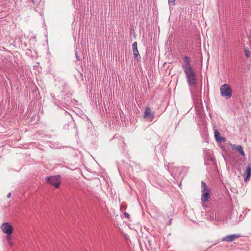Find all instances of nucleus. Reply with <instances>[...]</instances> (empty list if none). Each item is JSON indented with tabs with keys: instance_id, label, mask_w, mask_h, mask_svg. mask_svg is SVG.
Masks as SVG:
<instances>
[{
	"instance_id": "1",
	"label": "nucleus",
	"mask_w": 251,
	"mask_h": 251,
	"mask_svg": "<svg viewBox=\"0 0 251 251\" xmlns=\"http://www.w3.org/2000/svg\"><path fill=\"white\" fill-rule=\"evenodd\" d=\"M186 75L188 84L192 88H195L196 84V76L193 69L183 70Z\"/></svg>"
},
{
	"instance_id": "2",
	"label": "nucleus",
	"mask_w": 251,
	"mask_h": 251,
	"mask_svg": "<svg viewBox=\"0 0 251 251\" xmlns=\"http://www.w3.org/2000/svg\"><path fill=\"white\" fill-rule=\"evenodd\" d=\"M61 176L60 175L52 176L50 177H47L45 178L47 182L50 185L54 186L56 188H57L60 184V179Z\"/></svg>"
},
{
	"instance_id": "3",
	"label": "nucleus",
	"mask_w": 251,
	"mask_h": 251,
	"mask_svg": "<svg viewBox=\"0 0 251 251\" xmlns=\"http://www.w3.org/2000/svg\"><path fill=\"white\" fill-rule=\"evenodd\" d=\"M220 92L223 97H226L227 99L230 98L232 96V90L228 84L222 85L220 87Z\"/></svg>"
},
{
	"instance_id": "4",
	"label": "nucleus",
	"mask_w": 251,
	"mask_h": 251,
	"mask_svg": "<svg viewBox=\"0 0 251 251\" xmlns=\"http://www.w3.org/2000/svg\"><path fill=\"white\" fill-rule=\"evenodd\" d=\"M201 187L202 192L201 200L203 202H206L209 197V190L204 181L201 182Z\"/></svg>"
},
{
	"instance_id": "5",
	"label": "nucleus",
	"mask_w": 251,
	"mask_h": 251,
	"mask_svg": "<svg viewBox=\"0 0 251 251\" xmlns=\"http://www.w3.org/2000/svg\"><path fill=\"white\" fill-rule=\"evenodd\" d=\"M3 232L10 235L12 234L13 229L12 226L8 222L4 223L0 227Z\"/></svg>"
},
{
	"instance_id": "6",
	"label": "nucleus",
	"mask_w": 251,
	"mask_h": 251,
	"mask_svg": "<svg viewBox=\"0 0 251 251\" xmlns=\"http://www.w3.org/2000/svg\"><path fill=\"white\" fill-rule=\"evenodd\" d=\"M144 118L147 119L149 121H152L154 118V114L149 107L147 108L145 111Z\"/></svg>"
},
{
	"instance_id": "7",
	"label": "nucleus",
	"mask_w": 251,
	"mask_h": 251,
	"mask_svg": "<svg viewBox=\"0 0 251 251\" xmlns=\"http://www.w3.org/2000/svg\"><path fill=\"white\" fill-rule=\"evenodd\" d=\"M132 50H133L134 58L137 61L140 60L141 59V57L139 54V51L138 50L137 43L136 42H134L132 44Z\"/></svg>"
},
{
	"instance_id": "8",
	"label": "nucleus",
	"mask_w": 251,
	"mask_h": 251,
	"mask_svg": "<svg viewBox=\"0 0 251 251\" xmlns=\"http://www.w3.org/2000/svg\"><path fill=\"white\" fill-rule=\"evenodd\" d=\"M240 237V235L238 234H233L230 235L223 237L222 239V241H226V242H232L235 240L236 239H237Z\"/></svg>"
},
{
	"instance_id": "9",
	"label": "nucleus",
	"mask_w": 251,
	"mask_h": 251,
	"mask_svg": "<svg viewBox=\"0 0 251 251\" xmlns=\"http://www.w3.org/2000/svg\"><path fill=\"white\" fill-rule=\"evenodd\" d=\"M185 64H183L182 67L183 70L192 69V67L190 64L191 59L187 56L184 57Z\"/></svg>"
},
{
	"instance_id": "10",
	"label": "nucleus",
	"mask_w": 251,
	"mask_h": 251,
	"mask_svg": "<svg viewBox=\"0 0 251 251\" xmlns=\"http://www.w3.org/2000/svg\"><path fill=\"white\" fill-rule=\"evenodd\" d=\"M214 136L216 140L218 142H224L225 141V139L221 137L220 133L217 130L214 131Z\"/></svg>"
},
{
	"instance_id": "11",
	"label": "nucleus",
	"mask_w": 251,
	"mask_h": 251,
	"mask_svg": "<svg viewBox=\"0 0 251 251\" xmlns=\"http://www.w3.org/2000/svg\"><path fill=\"white\" fill-rule=\"evenodd\" d=\"M245 174L246 175V177L245 178V181L249 179V178L251 176V168L250 166H248L247 167L246 170L245 172Z\"/></svg>"
},
{
	"instance_id": "12",
	"label": "nucleus",
	"mask_w": 251,
	"mask_h": 251,
	"mask_svg": "<svg viewBox=\"0 0 251 251\" xmlns=\"http://www.w3.org/2000/svg\"><path fill=\"white\" fill-rule=\"evenodd\" d=\"M231 148L233 150H237L239 152L243 150V148L241 145H236L235 144L231 145Z\"/></svg>"
},
{
	"instance_id": "13",
	"label": "nucleus",
	"mask_w": 251,
	"mask_h": 251,
	"mask_svg": "<svg viewBox=\"0 0 251 251\" xmlns=\"http://www.w3.org/2000/svg\"><path fill=\"white\" fill-rule=\"evenodd\" d=\"M244 52H245V55L247 58H248L250 57V51L247 48H244Z\"/></svg>"
},
{
	"instance_id": "14",
	"label": "nucleus",
	"mask_w": 251,
	"mask_h": 251,
	"mask_svg": "<svg viewBox=\"0 0 251 251\" xmlns=\"http://www.w3.org/2000/svg\"><path fill=\"white\" fill-rule=\"evenodd\" d=\"M75 56H76L77 60L78 61H80L81 60V59L80 57L78 55L77 51L75 52Z\"/></svg>"
},
{
	"instance_id": "15",
	"label": "nucleus",
	"mask_w": 251,
	"mask_h": 251,
	"mask_svg": "<svg viewBox=\"0 0 251 251\" xmlns=\"http://www.w3.org/2000/svg\"><path fill=\"white\" fill-rule=\"evenodd\" d=\"M169 4H171L172 5H175V0H168Z\"/></svg>"
},
{
	"instance_id": "16",
	"label": "nucleus",
	"mask_w": 251,
	"mask_h": 251,
	"mask_svg": "<svg viewBox=\"0 0 251 251\" xmlns=\"http://www.w3.org/2000/svg\"><path fill=\"white\" fill-rule=\"evenodd\" d=\"M239 153L243 156H245V153H244V151L243 150H242V151H241L240 152H239Z\"/></svg>"
},
{
	"instance_id": "17",
	"label": "nucleus",
	"mask_w": 251,
	"mask_h": 251,
	"mask_svg": "<svg viewBox=\"0 0 251 251\" xmlns=\"http://www.w3.org/2000/svg\"><path fill=\"white\" fill-rule=\"evenodd\" d=\"M124 215H125L126 217H127V218H129V216H130L129 214H128V213H127V212H125V213H124Z\"/></svg>"
},
{
	"instance_id": "18",
	"label": "nucleus",
	"mask_w": 251,
	"mask_h": 251,
	"mask_svg": "<svg viewBox=\"0 0 251 251\" xmlns=\"http://www.w3.org/2000/svg\"><path fill=\"white\" fill-rule=\"evenodd\" d=\"M7 240H8V241H9L10 240H11V238H10V235H7Z\"/></svg>"
},
{
	"instance_id": "19",
	"label": "nucleus",
	"mask_w": 251,
	"mask_h": 251,
	"mask_svg": "<svg viewBox=\"0 0 251 251\" xmlns=\"http://www.w3.org/2000/svg\"><path fill=\"white\" fill-rule=\"evenodd\" d=\"M11 195V193H9L8 194V195H7V197H8V198H10Z\"/></svg>"
},
{
	"instance_id": "20",
	"label": "nucleus",
	"mask_w": 251,
	"mask_h": 251,
	"mask_svg": "<svg viewBox=\"0 0 251 251\" xmlns=\"http://www.w3.org/2000/svg\"><path fill=\"white\" fill-rule=\"evenodd\" d=\"M172 219H170L169 221V225L171 224Z\"/></svg>"
},
{
	"instance_id": "21",
	"label": "nucleus",
	"mask_w": 251,
	"mask_h": 251,
	"mask_svg": "<svg viewBox=\"0 0 251 251\" xmlns=\"http://www.w3.org/2000/svg\"><path fill=\"white\" fill-rule=\"evenodd\" d=\"M33 1H34V0H32Z\"/></svg>"
}]
</instances>
